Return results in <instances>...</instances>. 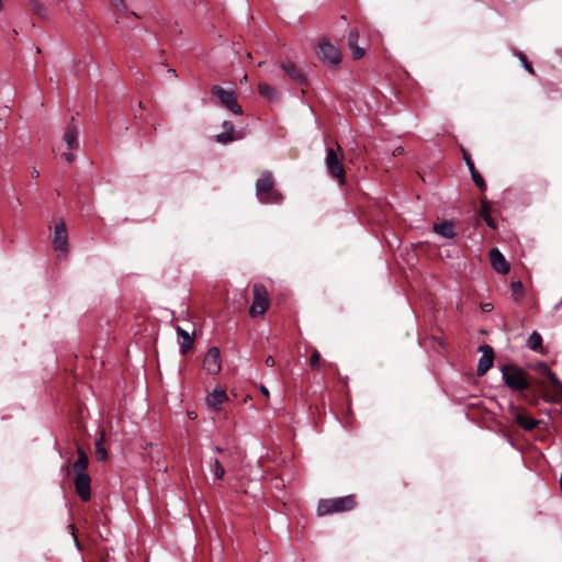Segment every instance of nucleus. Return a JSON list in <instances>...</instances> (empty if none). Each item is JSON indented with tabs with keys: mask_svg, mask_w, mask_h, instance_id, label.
<instances>
[{
	"mask_svg": "<svg viewBox=\"0 0 562 562\" xmlns=\"http://www.w3.org/2000/svg\"><path fill=\"white\" fill-rule=\"evenodd\" d=\"M502 379L507 387L513 391H526L530 389L531 382L528 373L516 364H505L501 368Z\"/></svg>",
	"mask_w": 562,
	"mask_h": 562,
	"instance_id": "1",
	"label": "nucleus"
},
{
	"mask_svg": "<svg viewBox=\"0 0 562 562\" xmlns=\"http://www.w3.org/2000/svg\"><path fill=\"white\" fill-rule=\"evenodd\" d=\"M274 179L272 172L266 171L256 182V195L261 203L278 204L282 201V194L273 189Z\"/></svg>",
	"mask_w": 562,
	"mask_h": 562,
	"instance_id": "2",
	"label": "nucleus"
},
{
	"mask_svg": "<svg viewBox=\"0 0 562 562\" xmlns=\"http://www.w3.org/2000/svg\"><path fill=\"white\" fill-rule=\"evenodd\" d=\"M356 501L353 495H347L334 498L319 499L317 505V514L326 516L334 513H345L353 509Z\"/></svg>",
	"mask_w": 562,
	"mask_h": 562,
	"instance_id": "3",
	"label": "nucleus"
},
{
	"mask_svg": "<svg viewBox=\"0 0 562 562\" xmlns=\"http://www.w3.org/2000/svg\"><path fill=\"white\" fill-rule=\"evenodd\" d=\"M211 93L218 98L221 104L228 109L236 115L243 114V109L237 102V95L234 90H225L221 86H213L211 89Z\"/></svg>",
	"mask_w": 562,
	"mask_h": 562,
	"instance_id": "4",
	"label": "nucleus"
},
{
	"mask_svg": "<svg viewBox=\"0 0 562 562\" xmlns=\"http://www.w3.org/2000/svg\"><path fill=\"white\" fill-rule=\"evenodd\" d=\"M252 294L254 301L249 308L250 315H263L269 307L266 288L262 284H255L252 286Z\"/></svg>",
	"mask_w": 562,
	"mask_h": 562,
	"instance_id": "5",
	"label": "nucleus"
},
{
	"mask_svg": "<svg viewBox=\"0 0 562 562\" xmlns=\"http://www.w3.org/2000/svg\"><path fill=\"white\" fill-rule=\"evenodd\" d=\"M319 58L331 67H337L340 64L341 57L338 48L333 45L327 38H322L318 43Z\"/></svg>",
	"mask_w": 562,
	"mask_h": 562,
	"instance_id": "6",
	"label": "nucleus"
},
{
	"mask_svg": "<svg viewBox=\"0 0 562 562\" xmlns=\"http://www.w3.org/2000/svg\"><path fill=\"white\" fill-rule=\"evenodd\" d=\"M326 168L328 173L334 178H344V167L338 154L334 148L328 147L326 149Z\"/></svg>",
	"mask_w": 562,
	"mask_h": 562,
	"instance_id": "7",
	"label": "nucleus"
},
{
	"mask_svg": "<svg viewBox=\"0 0 562 562\" xmlns=\"http://www.w3.org/2000/svg\"><path fill=\"white\" fill-rule=\"evenodd\" d=\"M74 485L76 493L82 502H88L91 497V479L88 473H77Z\"/></svg>",
	"mask_w": 562,
	"mask_h": 562,
	"instance_id": "8",
	"label": "nucleus"
},
{
	"mask_svg": "<svg viewBox=\"0 0 562 562\" xmlns=\"http://www.w3.org/2000/svg\"><path fill=\"white\" fill-rule=\"evenodd\" d=\"M53 245L54 249L57 251H68V236L66 224L63 218H59V221L55 224Z\"/></svg>",
	"mask_w": 562,
	"mask_h": 562,
	"instance_id": "9",
	"label": "nucleus"
},
{
	"mask_svg": "<svg viewBox=\"0 0 562 562\" xmlns=\"http://www.w3.org/2000/svg\"><path fill=\"white\" fill-rule=\"evenodd\" d=\"M479 350L482 351V356L476 366V374L483 376L493 366L494 350L488 345L480 346Z\"/></svg>",
	"mask_w": 562,
	"mask_h": 562,
	"instance_id": "10",
	"label": "nucleus"
},
{
	"mask_svg": "<svg viewBox=\"0 0 562 562\" xmlns=\"http://www.w3.org/2000/svg\"><path fill=\"white\" fill-rule=\"evenodd\" d=\"M204 368L210 374H217L222 368L221 352L217 347H211L204 358Z\"/></svg>",
	"mask_w": 562,
	"mask_h": 562,
	"instance_id": "11",
	"label": "nucleus"
},
{
	"mask_svg": "<svg viewBox=\"0 0 562 562\" xmlns=\"http://www.w3.org/2000/svg\"><path fill=\"white\" fill-rule=\"evenodd\" d=\"M280 67L297 85H307V77L303 69L292 61H283Z\"/></svg>",
	"mask_w": 562,
	"mask_h": 562,
	"instance_id": "12",
	"label": "nucleus"
},
{
	"mask_svg": "<svg viewBox=\"0 0 562 562\" xmlns=\"http://www.w3.org/2000/svg\"><path fill=\"white\" fill-rule=\"evenodd\" d=\"M222 127L224 132L215 136V140L220 144H228L243 137L240 133L235 132L234 124L231 121H223Z\"/></svg>",
	"mask_w": 562,
	"mask_h": 562,
	"instance_id": "13",
	"label": "nucleus"
},
{
	"mask_svg": "<svg viewBox=\"0 0 562 562\" xmlns=\"http://www.w3.org/2000/svg\"><path fill=\"white\" fill-rule=\"evenodd\" d=\"M491 265L494 270L499 273H506L509 270V263L506 261L504 255L498 250V248H493L490 252Z\"/></svg>",
	"mask_w": 562,
	"mask_h": 562,
	"instance_id": "14",
	"label": "nucleus"
},
{
	"mask_svg": "<svg viewBox=\"0 0 562 562\" xmlns=\"http://www.w3.org/2000/svg\"><path fill=\"white\" fill-rule=\"evenodd\" d=\"M434 232L447 239H452L457 235L453 222L446 220L440 223H435Z\"/></svg>",
	"mask_w": 562,
	"mask_h": 562,
	"instance_id": "15",
	"label": "nucleus"
},
{
	"mask_svg": "<svg viewBox=\"0 0 562 562\" xmlns=\"http://www.w3.org/2000/svg\"><path fill=\"white\" fill-rule=\"evenodd\" d=\"M78 136H79L78 127L74 124H69L64 134V140L69 150H71L78 146Z\"/></svg>",
	"mask_w": 562,
	"mask_h": 562,
	"instance_id": "16",
	"label": "nucleus"
},
{
	"mask_svg": "<svg viewBox=\"0 0 562 562\" xmlns=\"http://www.w3.org/2000/svg\"><path fill=\"white\" fill-rule=\"evenodd\" d=\"M227 400V395L224 390L215 389L209 396H207V404L215 411H218L221 408V405L224 403V401Z\"/></svg>",
	"mask_w": 562,
	"mask_h": 562,
	"instance_id": "17",
	"label": "nucleus"
},
{
	"mask_svg": "<svg viewBox=\"0 0 562 562\" xmlns=\"http://www.w3.org/2000/svg\"><path fill=\"white\" fill-rule=\"evenodd\" d=\"M77 453H78V459L72 464V470H74L75 474L88 473L87 467L89 464V459H88L87 453L85 452V450L82 448H78Z\"/></svg>",
	"mask_w": 562,
	"mask_h": 562,
	"instance_id": "18",
	"label": "nucleus"
},
{
	"mask_svg": "<svg viewBox=\"0 0 562 562\" xmlns=\"http://www.w3.org/2000/svg\"><path fill=\"white\" fill-rule=\"evenodd\" d=\"M177 334L180 338H182V344L180 345V352L181 355H186L193 346V338L181 326H177Z\"/></svg>",
	"mask_w": 562,
	"mask_h": 562,
	"instance_id": "19",
	"label": "nucleus"
},
{
	"mask_svg": "<svg viewBox=\"0 0 562 562\" xmlns=\"http://www.w3.org/2000/svg\"><path fill=\"white\" fill-rule=\"evenodd\" d=\"M514 419L525 430H532L538 425V420H536L531 417H528V416L521 414L520 412L516 414Z\"/></svg>",
	"mask_w": 562,
	"mask_h": 562,
	"instance_id": "20",
	"label": "nucleus"
},
{
	"mask_svg": "<svg viewBox=\"0 0 562 562\" xmlns=\"http://www.w3.org/2000/svg\"><path fill=\"white\" fill-rule=\"evenodd\" d=\"M258 92L269 100H277L279 98L278 90L268 83H259Z\"/></svg>",
	"mask_w": 562,
	"mask_h": 562,
	"instance_id": "21",
	"label": "nucleus"
},
{
	"mask_svg": "<svg viewBox=\"0 0 562 562\" xmlns=\"http://www.w3.org/2000/svg\"><path fill=\"white\" fill-rule=\"evenodd\" d=\"M542 345V337L538 331H532L528 337L526 346L533 351H537Z\"/></svg>",
	"mask_w": 562,
	"mask_h": 562,
	"instance_id": "22",
	"label": "nucleus"
},
{
	"mask_svg": "<svg viewBox=\"0 0 562 562\" xmlns=\"http://www.w3.org/2000/svg\"><path fill=\"white\" fill-rule=\"evenodd\" d=\"M30 8H31L32 12H34L42 19H45L48 15L46 7L38 0H31Z\"/></svg>",
	"mask_w": 562,
	"mask_h": 562,
	"instance_id": "23",
	"label": "nucleus"
},
{
	"mask_svg": "<svg viewBox=\"0 0 562 562\" xmlns=\"http://www.w3.org/2000/svg\"><path fill=\"white\" fill-rule=\"evenodd\" d=\"M542 367L555 391L562 394V382L558 379L557 374L553 373L546 364H542Z\"/></svg>",
	"mask_w": 562,
	"mask_h": 562,
	"instance_id": "24",
	"label": "nucleus"
},
{
	"mask_svg": "<svg viewBox=\"0 0 562 562\" xmlns=\"http://www.w3.org/2000/svg\"><path fill=\"white\" fill-rule=\"evenodd\" d=\"M211 472L213 473L215 480H222L224 477L225 470L217 458L212 460Z\"/></svg>",
	"mask_w": 562,
	"mask_h": 562,
	"instance_id": "25",
	"label": "nucleus"
},
{
	"mask_svg": "<svg viewBox=\"0 0 562 562\" xmlns=\"http://www.w3.org/2000/svg\"><path fill=\"white\" fill-rule=\"evenodd\" d=\"M95 453L102 461L108 459V451L103 446V435L95 441Z\"/></svg>",
	"mask_w": 562,
	"mask_h": 562,
	"instance_id": "26",
	"label": "nucleus"
},
{
	"mask_svg": "<svg viewBox=\"0 0 562 562\" xmlns=\"http://www.w3.org/2000/svg\"><path fill=\"white\" fill-rule=\"evenodd\" d=\"M470 175H471V179L473 180L475 186L481 191H485L486 190V183H485L484 178L481 176V173L477 170H472V172Z\"/></svg>",
	"mask_w": 562,
	"mask_h": 562,
	"instance_id": "27",
	"label": "nucleus"
},
{
	"mask_svg": "<svg viewBox=\"0 0 562 562\" xmlns=\"http://www.w3.org/2000/svg\"><path fill=\"white\" fill-rule=\"evenodd\" d=\"M510 289H512V294H513L515 301H517L520 296H522L524 286L520 281L512 282Z\"/></svg>",
	"mask_w": 562,
	"mask_h": 562,
	"instance_id": "28",
	"label": "nucleus"
},
{
	"mask_svg": "<svg viewBox=\"0 0 562 562\" xmlns=\"http://www.w3.org/2000/svg\"><path fill=\"white\" fill-rule=\"evenodd\" d=\"M480 216L483 220L491 217V203L487 200H483L481 203Z\"/></svg>",
	"mask_w": 562,
	"mask_h": 562,
	"instance_id": "29",
	"label": "nucleus"
},
{
	"mask_svg": "<svg viewBox=\"0 0 562 562\" xmlns=\"http://www.w3.org/2000/svg\"><path fill=\"white\" fill-rule=\"evenodd\" d=\"M358 40H359V32L357 29H351L349 34H348V37H347V43H348V47H352L353 45H358Z\"/></svg>",
	"mask_w": 562,
	"mask_h": 562,
	"instance_id": "30",
	"label": "nucleus"
},
{
	"mask_svg": "<svg viewBox=\"0 0 562 562\" xmlns=\"http://www.w3.org/2000/svg\"><path fill=\"white\" fill-rule=\"evenodd\" d=\"M518 57H519V59L521 61V65H522L524 69L527 70L529 74L533 75L535 70H533L531 64L528 61L526 55L522 54V53H519Z\"/></svg>",
	"mask_w": 562,
	"mask_h": 562,
	"instance_id": "31",
	"label": "nucleus"
},
{
	"mask_svg": "<svg viewBox=\"0 0 562 562\" xmlns=\"http://www.w3.org/2000/svg\"><path fill=\"white\" fill-rule=\"evenodd\" d=\"M349 48H350V50L352 53V57L355 59H359L364 55V49L359 47L358 45H353L352 47H349Z\"/></svg>",
	"mask_w": 562,
	"mask_h": 562,
	"instance_id": "32",
	"label": "nucleus"
},
{
	"mask_svg": "<svg viewBox=\"0 0 562 562\" xmlns=\"http://www.w3.org/2000/svg\"><path fill=\"white\" fill-rule=\"evenodd\" d=\"M463 159H464V162L470 171V173L472 172V170H476L475 167H474V164L471 159V156L468 154V153H463Z\"/></svg>",
	"mask_w": 562,
	"mask_h": 562,
	"instance_id": "33",
	"label": "nucleus"
},
{
	"mask_svg": "<svg viewBox=\"0 0 562 562\" xmlns=\"http://www.w3.org/2000/svg\"><path fill=\"white\" fill-rule=\"evenodd\" d=\"M321 360V355L318 351H314L311 356L310 363L313 368H316L318 366V362Z\"/></svg>",
	"mask_w": 562,
	"mask_h": 562,
	"instance_id": "34",
	"label": "nucleus"
},
{
	"mask_svg": "<svg viewBox=\"0 0 562 562\" xmlns=\"http://www.w3.org/2000/svg\"><path fill=\"white\" fill-rule=\"evenodd\" d=\"M112 5L121 11H126V5L124 3V0H110Z\"/></svg>",
	"mask_w": 562,
	"mask_h": 562,
	"instance_id": "35",
	"label": "nucleus"
},
{
	"mask_svg": "<svg viewBox=\"0 0 562 562\" xmlns=\"http://www.w3.org/2000/svg\"><path fill=\"white\" fill-rule=\"evenodd\" d=\"M67 529H68V531L71 533V536L74 537V541H75L76 547H77L78 549H80V543H79V541H78V539H77V537H76V533H75V531H76V530H75V526H74L72 524H69V525L67 526Z\"/></svg>",
	"mask_w": 562,
	"mask_h": 562,
	"instance_id": "36",
	"label": "nucleus"
},
{
	"mask_svg": "<svg viewBox=\"0 0 562 562\" xmlns=\"http://www.w3.org/2000/svg\"><path fill=\"white\" fill-rule=\"evenodd\" d=\"M508 412H509V414L512 415L513 418L516 416L517 413H519L517 406L514 403H509Z\"/></svg>",
	"mask_w": 562,
	"mask_h": 562,
	"instance_id": "37",
	"label": "nucleus"
},
{
	"mask_svg": "<svg viewBox=\"0 0 562 562\" xmlns=\"http://www.w3.org/2000/svg\"><path fill=\"white\" fill-rule=\"evenodd\" d=\"M484 221H485V223H486V225H487L488 227H491V228H493V229H495V228H496V224H495V222L493 221V218H492V217H488V218H486V220H484Z\"/></svg>",
	"mask_w": 562,
	"mask_h": 562,
	"instance_id": "38",
	"label": "nucleus"
},
{
	"mask_svg": "<svg viewBox=\"0 0 562 562\" xmlns=\"http://www.w3.org/2000/svg\"><path fill=\"white\" fill-rule=\"evenodd\" d=\"M265 363L268 366V367H273L274 366V359L272 356H268L265 360Z\"/></svg>",
	"mask_w": 562,
	"mask_h": 562,
	"instance_id": "39",
	"label": "nucleus"
},
{
	"mask_svg": "<svg viewBox=\"0 0 562 562\" xmlns=\"http://www.w3.org/2000/svg\"><path fill=\"white\" fill-rule=\"evenodd\" d=\"M404 153V148L402 146H397L393 149V156H397Z\"/></svg>",
	"mask_w": 562,
	"mask_h": 562,
	"instance_id": "40",
	"label": "nucleus"
},
{
	"mask_svg": "<svg viewBox=\"0 0 562 562\" xmlns=\"http://www.w3.org/2000/svg\"><path fill=\"white\" fill-rule=\"evenodd\" d=\"M63 155L68 162H72L75 159V156L71 153H64Z\"/></svg>",
	"mask_w": 562,
	"mask_h": 562,
	"instance_id": "41",
	"label": "nucleus"
},
{
	"mask_svg": "<svg viewBox=\"0 0 562 562\" xmlns=\"http://www.w3.org/2000/svg\"><path fill=\"white\" fill-rule=\"evenodd\" d=\"M481 307H482V310H483L484 312H490V311H492V310H493V304H491V303H484V304H482V306H481Z\"/></svg>",
	"mask_w": 562,
	"mask_h": 562,
	"instance_id": "42",
	"label": "nucleus"
},
{
	"mask_svg": "<svg viewBox=\"0 0 562 562\" xmlns=\"http://www.w3.org/2000/svg\"><path fill=\"white\" fill-rule=\"evenodd\" d=\"M562 306V297L560 299V301L558 303H555L553 305V311H559Z\"/></svg>",
	"mask_w": 562,
	"mask_h": 562,
	"instance_id": "43",
	"label": "nucleus"
},
{
	"mask_svg": "<svg viewBox=\"0 0 562 562\" xmlns=\"http://www.w3.org/2000/svg\"><path fill=\"white\" fill-rule=\"evenodd\" d=\"M212 450L215 452V453H222L224 450L223 448L218 447V446H213L212 447Z\"/></svg>",
	"mask_w": 562,
	"mask_h": 562,
	"instance_id": "44",
	"label": "nucleus"
},
{
	"mask_svg": "<svg viewBox=\"0 0 562 562\" xmlns=\"http://www.w3.org/2000/svg\"><path fill=\"white\" fill-rule=\"evenodd\" d=\"M260 391H261V393H262L265 396H269V391H268V389H267L266 386L261 385V386H260Z\"/></svg>",
	"mask_w": 562,
	"mask_h": 562,
	"instance_id": "45",
	"label": "nucleus"
},
{
	"mask_svg": "<svg viewBox=\"0 0 562 562\" xmlns=\"http://www.w3.org/2000/svg\"><path fill=\"white\" fill-rule=\"evenodd\" d=\"M168 74H170V75H171V76H173V77H177V76H178V75H177V71H176L173 68H169V69H168Z\"/></svg>",
	"mask_w": 562,
	"mask_h": 562,
	"instance_id": "46",
	"label": "nucleus"
},
{
	"mask_svg": "<svg viewBox=\"0 0 562 562\" xmlns=\"http://www.w3.org/2000/svg\"><path fill=\"white\" fill-rule=\"evenodd\" d=\"M32 176L37 178L40 176L38 171L36 169H33Z\"/></svg>",
	"mask_w": 562,
	"mask_h": 562,
	"instance_id": "47",
	"label": "nucleus"
},
{
	"mask_svg": "<svg viewBox=\"0 0 562 562\" xmlns=\"http://www.w3.org/2000/svg\"><path fill=\"white\" fill-rule=\"evenodd\" d=\"M2 9V0H0V10Z\"/></svg>",
	"mask_w": 562,
	"mask_h": 562,
	"instance_id": "48",
	"label": "nucleus"
}]
</instances>
